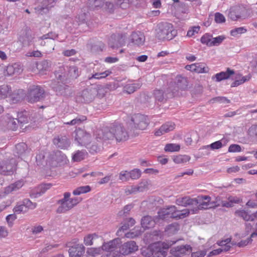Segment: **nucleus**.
I'll use <instances>...</instances> for the list:
<instances>
[{
	"instance_id": "a18cd8bd",
	"label": "nucleus",
	"mask_w": 257,
	"mask_h": 257,
	"mask_svg": "<svg viewBox=\"0 0 257 257\" xmlns=\"http://www.w3.org/2000/svg\"><path fill=\"white\" fill-rule=\"evenodd\" d=\"M19 123V120L10 117L9 120L7 121V125L9 128L12 131H16L17 129V124Z\"/></svg>"
},
{
	"instance_id": "423d86ee",
	"label": "nucleus",
	"mask_w": 257,
	"mask_h": 257,
	"mask_svg": "<svg viewBox=\"0 0 257 257\" xmlns=\"http://www.w3.org/2000/svg\"><path fill=\"white\" fill-rule=\"evenodd\" d=\"M63 196H64L63 198L59 201L60 206L58 207L57 211H56L58 213H65L69 211L76 205L79 201L76 197L70 198V193L69 192L65 193Z\"/></svg>"
},
{
	"instance_id": "e433bc0d",
	"label": "nucleus",
	"mask_w": 257,
	"mask_h": 257,
	"mask_svg": "<svg viewBox=\"0 0 257 257\" xmlns=\"http://www.w3.org/2000/svg\"><path fill=\"white\" fill-rule=\"evenodd\" d=\"M240 7L239 6H233L226 11V15H227L228 16H240Z\"/></svg>"
},
{
	"instance_id": "a211bd4d",
	"label": "nucleus",
	"mask_w": 257,
	"mask_h": 257,
	"mask_svg": "<svg viewBox=\"0 0 257 257\" xmlns=\"http://www.w3.org/2000/svg\"><path fill=\"white\" fill-rule=\"evenodd\" d=\"M126 35L125 34L113 35L110 40V46L111 48H120L125 43Z\"/></svg>"
},
{
	"instance_id": "b1692460",
	"label": "nucleus",
	"mask_w": 257,
	"mask_h": 257,
	"mask_svg": "<svg viewBox=\"0 0 257 257\" xmlns=\"http://www.w3.org/2000/svg\"><path fill=\"white\" fill-rule=\"evenodd\" d=\"M120 243V239L116 238L107 242L103 243L101 248V250L106 252H113L117 247V245Z\"/></svg>"
},
{
	"instance_id": "5701e85b",
	"label": "nucleus",
	"mask_w": 257,
	"mask_h": 257,
	"mask_svg": "<svg viewBox=\"0 0 257 257\" xmlns=\"http://www.w3.org/2000/svg\"><path fill=\"white\" fill-rule=\"evenodd\" d=\"M131 42L134 45L142 46L145 42V36L142 32H134L131 34Z\"/></svg>"
},
{
	"instance_id": "bf43d9fd",
	"label": "nucleus",
	"mask_w": 257,
	"mask_h": 257,
	"mask_svg": "<svg viewBox=\"0 0 257 257\" xmlns=\"http://www.w3.org/2000/svg\"><path fill=\"white\" fill-rule=\"evenodd\" d=\"M104 9L109 13H111L114 11V5L112 3L106 2L105 3Z\"/></svg>"
},
{
	"instance_id": "de8ad7c7",
	"label": "nucleus",
	"mask_w": 257,
	"mask_h": 257,
	"mask_svg": "<svg viewBox=\"0 0 257 257\" xmlns=\"http://www.w3.org/2000/svg\"><path fill=\"white\" fill-rule=\"evenodd\" d=\"M249 79H250L249 76H242V77L240 79L236 80L234 81H233V82L231 83V87H235L238 86L239 85L244 83L245 82H246V81L249 80Z\"/></svg>"
},
{
	"instance_id": "0e129e2a",
	"label": "nucleus",
	"mask_w": 257,
	"mask_h": 257,
	"mask_svg": "<svg viewBox=\"0 0 257 257\" xmlns=\"http://www.w3.org/2000/svg\"><path fill=\"white\" fill-rule=\"evenodd\" d=\"M179 226L178 223L171 224L168 226L167 229L169 232H176L178 230Z\"/></svg>"
},
{
	"instance_id": "7ed1b4c3",
	"label": "nucleus",
	"mask_w": 257,
	"mask_h": 257,
	"mask_svg": "<svg viewBox=\"0 0 257 257\" xmlns=\"http://www.w3.org/2000/svg\"><path fill=\"white\" fill-rule=\"evenodd\" d=\"M177 36V30L173 25L167 22H161L157 25L155 37L162 41L172 40Z\"/></svg>"
},
{
	"instance_id": "603ef678",
	"label": "nucleus",
	"mask_w": 257,
	"mask_h": 257,
	"mask_svg": "<svg viewBox=\"0 0 257 257\" xmlns=\"http://www.w3.org/2000/svg\"><path fill=\"white\" fill-rule=\"evenodd\" d=\"M222 147H223V145L222 144L221 141H218L214 142V143L211 144L210 145L204 147V148H210L211 150H214L221 149Z\"/></svg>"
},
{
	"instance_id": "49530a36",
	"label": "nucleus",
	"mask_w": 257,
	"mask_h": 257,
	"mask_svg": "<svg viewBox=\"0 0 257 257\" xmlns=\"http://www.w3.org/2000/svg\"><path fill=\"white\" fill-rule=\"evenodd\" d=\"M213 37L211 35H209L208 33H206L201 37L200 38V42L204 45H206V46H208V45L210 44L212 40H213Z\"/></svg>"
},
{
	"instance_id": "5fc2aeb1",
	"label": "nucleus",
	"mask_w": 257,
	"mask_h": 257,
	"mask_svg": "<svg viewBox=\"0 0 257 257\" xmlns=\"http://www.w3.org/2000/svg\"><path fill=\"white\" fill-rule=\"evenodd\" d=\"M118 178L122 182L127 181L131 179V178L129 176V174L126 171H121L120 173H119V175H118Z\"/></svg>"
},
{
	"instance_id": "0eeeda50",
	"label": "nucleus",
	"mask_w": 257,
	"mask_h": 257,
	"mask_svg": "<svg viewBox=\"0 0 257 257\" xmlns=\"http://www.w3.org/2000/svg\"><path fill=\"white\" fill-rule=\"evenodd\" d=\"M194 205H197V207L192 209V214H196L199 210L214 208V201H210V197L207 195L199 196L196 198Z\"/></svg>"
},
{
	"instance_id": "a878e982",
	"label": "nucleus",
	"mask_w": 257,
	"mask_h": 257,
	"mask_svg": "<svg viewBox=\"0 0 257 257\" xmlns=\"http://www.w3.org/2000/svg\"><path fill=\"white\" fill-rule=\"evenodd\" d=\"M195 198H191L189 196L179 197L176 200V205L180 206L187 207L194 205Z\"/></svg>"
},
{
	"instance_id": "4d7b16f0",
	"label": "nucleus",
	"mask_w": 257,
	"mask_h": 257,
	"mask_svg": "<svg viewBox=\"0 0 257 257\" xmlns=\"http://www.w3.org/2000/svg\"><path fill=\"white\" fill-rule=\"evenodd\" d=\"M228 151L229 153L240 152H241V148H240L239 145L233 144L230 145L229 147H228Z\"/></svg>"
},
{
	"instance_id": "c85d7f7f",
	"label": "nucleus",
	"mask_w": 257,
	"mask_h": 257,
	"mask_svg": "<svg viewBox=\"0 0 257 257\" xmlns=\"http://www.w3.org/2000/svg\"><path fill=\"white\" fill-rule=\"evenodd\" d=\"M235 215L239 217L246 221H252L254 220L252 214H249L243 209H238L235 211Z\"/></svg>"
},
{
	"instance_id": "864d4df0",
	"label": "nucleus",
	"mask_w": 257,
	"mask_h": 257,
	"mask_svg": "<svg viewBox=\"0 0 257 257\" xmlns=\"http://www.w3.org/2000/svg\"><path fill=\"white\" fill-rule=\"evenodd\" d=\"M141 234V231L136 230L135 231H130L125 234V237L127 238H133L140 236Z\"/></svg>"
},
{
	"instance_id": "338daca9",
	"label": "nucleus",
	"mask_w": 257,
	"mask_h": 257,
	"mask_svg": "<svg viewBox=\"0 0 257 257\" xmlns=\"http://www.w3.org/2000/svg\"><path fill=\"white\" fill-rule=\"evenodd\" d=\"M111 178V174L108 175L104 177L101 180L98 182V184L99 185H102L104 184L107 183L109 181H110V178Z\"/></svg>"
},
{
	"instance_id": "1a4fd4ad",
	"label": "nucleus",
	"mask_w": 257,
	"mask_h": 257,
	"mask_svg": "<svg viewBox=\"0 0 257 257\" xmlns=\"http://www.w3.org/2000/svg\"><path fill=\"white\" fill-rule=\"evenodd\" d=\"M44 90L39 86H33L28 90L26 100L29 103L37 102L44 98Z\"/></svg>"
},
{
	"instance_id": "4be33fe9",
	"label": "nucleus",
	"mask_w": 257,
	"mask_h": 257,
	"mask_svg": "<svg viewBox=\"0 0 257 257\" xmlns=\"http://www.w3.org/2000/svg\"><path fill=\"white\" fill-rule=\"evenodd\" d=\"M186 70L198 73H206L208 68L205 66V64L200 63H196L191 65H187L185 67Z\"/></svg>"
},
{
	"instance_id": "6ab92c4d",
	"label": "nucleus",
	"mask_w": 257,
	"mask_h": 257,
	"mask_svg": "<svg viewBox=\"0 0 257 257\" xmlns=\"http://www.w3.org/2000/svg\"><path fill=\"white\" fill-rule=\"evenodd\" d=\"M230 239L228 238L218 242V245L221 246V248L216 249L210 252L207 256L211 257L213 255H217L223 251H227L230 249Z\"/></svg>"
},
{
	"instance_id": "cd10ccee",
	"label": "nucleus",
	"mask_w": 257,
	"mask_h": 257,
	"mask_svg": "<svg viewBox=\"0 0 257 257\" xmlns=\"http://www.w3.org/2000/svg\"><path fill=\"white\" fill-rule=\"evenodd\" d=\"M159 219H153L149 216H145L141 219V226L145 229H148L154 227L155 222Z\"/></svg>"
},
{
	"instance_id": "f3484780",
	"label": "nucleus",
	"mask_w": 257,
	"mask_h": 257,
	"mask_svg": "<svg viewBox=\"0 0 257 257\" xmlns=\"http://www.w3.org/2000/svg\"><path fill=\"white\" fill-rule=\"evenodd\" d=\"M175 205H170L166 208L161 209L158 212V216L156 217V219L166 220L172 218L175 212Z\"/></svg>"
},
{
	"instance_id": "13d9d810",
	"label": "nucleus",
	"mask_w": 257,
	"mask_h": 257,
	"mask_svg": "<svg viewBox=\"0 0 257 257\" xmlns=\"http://www.w3.org/2000/svg\"><path fill=\"white\" fill-rule=\"evenodd\" d=\"M200 29V28H199V26L193 27L191 29L188 31L186 36L188 37L193 36L195 34H197L199 32Z\"/></svg>"
},
{
	"instance_id": "6e6d98bb",
	"label": "nucleus",
	"mask_w": 257,
	"mask_h": 257,
	"mask_svg": "<svg viewBox=\"0 0 257 257\" xmlns=\"http://www.w3.org/2000/svg\"><path fill=\"white\" fill-rule=\"evenodd\" d=\"M88 146L89 145L84 146L87 147V149L89 150V152L91 154H94L100 151V148L97 145H92L90 146Z\"/></svg>"
},
{
	"instance_id": "c03bdc74",
	"label": "nucleus",
	"mask_w": 257,
	"mask_h": 257,
	"mask_svg": "<svg viewBox=\"0 0 257 257\" xmlns=\"http://www.w3.org/2000/svg\"><path fill=\"white\" fill-rule=\"evenodd\" d=\"M87 154L86 152L78 151L73 156V160L76 162H80L83 160Z\"/></svg>"
},
{
	"instance_id": "2eb2a0df",
	"label": "nucleus",
	"mask_w": 257,
	"mask_h": 257,
	"mask_svg": "<svg viewBox=\"0 0 257 257\" xmlns=\"http://www.w3.org/2000/svg\"><path fill=\"white\" fill-rule=\"evenodd\" d=\"M175 128V122L172 121H167L161 125L159 128L155 130L154 132V135L155 137H160L167 133H169L173 131Z\"/></svg>"
},
{
	"instance_id": "20e7f679",
	"label": "nucleus",
	"mask_w": 257,
	"mask_h": 257,
	"mask_svg": "<svg viewBox=\"0 0 257 257\" xmlns=\"http://www.w3.org/2000/svg\"><path fill=\"white\" fill-rule=\"evenodd\" d=\"M188 87V81L186 78L178 75L175 78V80L169 84V88H168L167 92L169 94L171 92V94H169V96L168 97H174V94L176 92L179 91H184L186 90Z\"/></svg>"
},
{
	"instance_id": "8fccbe9b",
	"label": "nucleus",
	"mask_w": 257,
	"mask_h": 257,
	"mask_svg": "<svg viewBox=\"0 0 257 257\" xmlns=\"http://www.w3.org/2000/svg\"><path fill=\"white\" fill-rule=\"evenodd\" d=\"M86 120V116H81V117L79 118H76L72 119L71 121L67 122H65V124L66 125H74L76 124H80L82 121H84Z\"/></svg>"
},
{
	"instance_id": "774afa93",
	"label": "nucleus",
	"mask_w": 257,
	"mask_h": 257,
	"mask_svg": "<svg viewBox=\"0 0 257 257\" xmlns=\"http://www.w3.org/2000/svg\"><path fill=\"white\" fill-rule=\"evenodd\" d=\"M117 61H118V59L116 57H108L104 59V62L108 63L109 64L116 63Z\"/></svg>"
},
{
	"instance_id": "7c9ffc66",
	"label": "nucleus",
	"mask_w": 257,
	"mask_h": 257,
	"mask_svg": "<svg viewBox=\"0 0 257 257\" xmlns=\"http://www.w3.org/2000/svg\"><path fill=\"white\" fill-rule=\"evenodd\" d=\"M141 87V84L140 83H128L125 84L123 87V90L127 94H132L136 90L139 89Z\"/></svg>"
},
{
	"instance_id": "4c0bfd02",
	"label": "nucleus",
	"mask_w": 257,
	"mask_h": 257,
	"mask_svg": "<svg viewBox=\"0 0 257 257\" xmlns=\"http://www.w3.org/2000/svg\"><path fill=\"white\" fill-rule=\"evenodd\" d=\"M90 191V187L89 185L80 186L73 190V194L74 195H80L81 194L88 193Z\"/></svg>"
},
{
	"instance_id": "69168bd1",
	"label": "nucleus",
	"mask_w": 257,
	"mask_h": 257,
	"mask_svg": "<svg viewBox=\"0 0 257 257\" xmlns=\"http://www.w3.org/2000/svg\"><path fill=\"white\" fill-rule=\"evenodd\" d=\"M31 230H32L33 234H37L42 231L43 227L41 225L35 226L31 229Z\"/></svg>"
},
{
	"instance_id": "dca6fc26",
	"label": "nucleus",
	"mask_w": 257,
	"mask_h": 257,
	"mask_svg": "<svg viewBox=\"0 0 257 257\" xmlns=\"http://www.w3.org/2000/svg\"><path fill=\"white\" fill-rule=\"evenodd\" d=\"M138 250V246L136 242L134 241H129L124 243L119 248V252L124 255H127Z\"/></svg>"
},
{
	"instance_id": "393cba45",
	"label": "nucleus",
	"mask_w": 257,
	"mask_h": 257,
	"mask_svg": "<svg viewBox=\"0 0 257 257\" xmlns=\"http://www.w3.org/2000/svg\"><path fill=\"white\" fill-rule=\"evenodd\" d=\"M234 74V71L229 68H228L226 71H221L218 73H216V74L212 77V79L215 78L216 81L220 82L229 78L230 77Z\"/></svg>"
},
{
	"instance_id": "bb28decb",
	"label": "nucleus",
	"mask_w": 257,
	"mask_h": 257,
	"mask_svg": "<svg viewBox=\"0 0 257 257\" xmlns=\"http://www.w3.org/2000/svg\"><path fill=\"white\" fill-rule=\"evenodd\" d=\"M190 213L192 214L191 210L188 209L178 210L176 207V208H175L174 214H173V218H172L176 220L183 219L189 216Z\"/></svg>"
},
{
	"instance_id": "ea45409f",
	"label": "nucleus",
	"mask_w": 257,
	"mask_h": 257,
	"mask_svg": "<svg viewBox=\"0 0 257 257\" xmlns=\"http://www.w3.org/2000/svg\"><path fill=\"white\" fill-rule=\"evenodd\" d=\"M164 150L166 152H176L180 150V145L176 144H167L165 146Z\"/></svg>"
},
{
	"instance_id": "2f4dec72",
	"label": "nucleus",
	"mask_w": 257,
	"mask_h": 257,
	"mask_svg": "<svg viewBox=\"0 0 257 257\" xmlns=\"http://www.w3.org/2000/svg\"><path fill=\"white\" fill-rule=\"evenodd\" d=\"M104 4V0H88V5L90 10H94L101 8Z\"/></svg>"
},
{
	"instance_id": "412c9836",
	"label": "nucleus",
	"mask_w": 257,
	"mask_h": 257,
	"mask_svg": "<svg viewBox=\"0 0 257 257\" xmlns=\"http://www.w3.org/2000/svg\"><path fill=\"white\" fill-rule=\"evenodd\" d=\"M85 251L83 245L76 243L69 249V255L70 257H81Z\"/></svg>"
},
{
	"instance_id": "a19ab883",
	"label": "nucleus",
	"mask_w": 257,
	"mask_h": 257,
	"mask_svg": "<svg viewBox=\"0 0 257 257\" xmlns=\"http://www.w3.org/2000/svg\"><path fill=\"white\" fill-rule=\"evenodd\" d=\"M101 252L102 250L100 247H90L87 248V255L88 257H94L99 254H101Z\"/></svg>"
},
{
	"instance_id": "aec40b11",
	"label": "nucleus",
	"mask_w": 257,
	"mask_h": 257,
	"mask_svg": "<svg viewBox=\"0 0 257 257\" xmlns=\"http://www.w3.org/2000/svg\"><path fill=\"white\" fill-rule=\"evenodd\" d=\"M21 71L20 65L17 63L9 65L4 68L3 73L6 77H9L15 74H19Z\"/></svg>"
},
{
	"instance_id": "e2e57ef3",
	"label": "nucleus",
	"mask_w": 257,
	"mask_h": 257,
	"mask_svg": "<svg viewBox=\"0 0 257 257\" xmlns=\"http://www.w3.org/2000/svg\"><path fill=\"white\" fill-rule=\"evenodd\" d=\"M206 255V251L199 250L192 252L191 257H204Z\"/></svg>"
},
{
	"instance_id": "37998d69",
	"label": "nucleus",
	"mask_w": 257,
	"mask_h": 257,
	"mask_svg": "<svg viewBox=\"0 0 257 257\" xmlns=\"http://www.w3.org/2000/svg\"><path fill=\"white\" fill-rule=\"evenodd\" d=\"M247 30L243 27H238L231 30L230 35L233 37H236L242 34L245 33Z\"/></svg>"
},
{
	"instance_id": "72a5a7b5",
	"label": "nucleus",
	"mask_w": 257,
	"mask_h": 257,
	"mask_svg": "<svg viewBox=\"0 0 257 257\" xmlns=\"http://www.w3.org/2000/svg\"><path fill=\"white\" fill-rule=\"evenodd\" d=\"M79 76V71L76 66H71L69 67L67 71V77L71 79H75Z\"/></svg>"
},
{
	"instance_id": "39448f33",
	"label": "nucleus",
	"mask_w": 257,
	"mask_h": 257,
	"mask_svg": "<svg viewBox=\"0 0 257 257\" xmlns=\"http://www.w3.org/2000/svg\"><path fill=\"white\" fill-rule=\"evenodd\" d=\"M23 94V90L12 92L10 86L7 84L0 85V99H5L6 98L9 97L13 102L15 103L20 100Z\"/></svg>"
},
{
	"instance_id": "473e14b6",
	"label": "nucleus",
	"mask_w": 257,
	"mask_h": 257,
	"mask_svg": "<svg viewBox=\"0 0 257 257\" xmlns=\"http://www.w3.org/2000/svg\"><path fill=\"white\" fill-rule=\"evenodd\" d=\"M99 238V236L95 233L89 234L83 237V243L86 246L93 245V241Z\"/></svg>"
},
{
	"instance_id": "f704fd0d",
	"label": "nucleus",
	"mask_w": 257,
	"mask_h": 257,
	"mask_svg": "<svg viewBox=\"0 0 257 257\" xmlns=\"http://www.w3.org/2000/svg\"><path fill=\"white\" fill-rule=\"evenodd\" d=\"M233 203L227 201H222L220 199L219 196L216 197L215 201H214V206L215 207L218 206H222L225 207H231L233 206Z\"/></svg>"
},
{
	"instance_id": "9d476101",
	"label": "nucleus",
	"mask_w": 257,
	"mask_h": 257,
	"mask_svg": "<svg viewBox=\"0 0 257 257\" xmlns=\"http://www.w3.org/2000/svg\"><path fill=\"white\" fill-rule=\"evenodd\" d=\"M131 121L134 124V128L141 131L146 130L150 123L148 117L140 113L133 115L131 117Z\"/></svg>"
},
{
	"instance_id": "9b49d317",
	"label": "nucleus",
	"mask_w": 257,
	"mask_h": 257,
	"mask_svg": "<svg viewBox=\"0 0 257 257\" xmlns=\"http://www.w3.org/2000/svg\"><path fill=\"white\" fill-rule=\"evenodd\" d=\"M74 138L75 140L80 146L88 145L90 142V135L81 128H76L75 130Z\"/></svg>"
},
{
	"instance_id": "f257e3e1",
	"label": "nucleus",
	"mask_w": 257,
	"mask_h": 257,
	"mask_svg": "<svg viewBox=\"0 0 257 257\" xmlns=\"http://www.w3.org/2000/svg\"><path fill=\"white\" fill-rule=\"evenodd\" d=\"M96 138L103 140H113L117 142H124L128 139V135L123 126L117 122L97 130L95 132Z\"/></svg>"
},
{
	"instance_id": "c756f323",
	"label": "nucleus",
	"mask_w": 257,
	"mask_h": 257,
	"mask_svg": "<svg viewBox=\"0 0 257 257\" xmlns=\"http://www.w3.org/2000/svg\"><path fill=\"white\" fill-rule=\"evenodd\" d=\"M23 186V183L22 181H18L15 183H12L8 187L5 188V191L4 193L6 194H10L13 191H16L21 188Z\"/></svg>"
},
{
	"instance_id": "58836bf2",
	"label": "nucleus",
	"mask_w": 257,
	"mask_h": 257,
	"mask_svg": "<svg viewBox=\"0 0 257 257\" xmlns=\"http://www.w3.org/2000/svg\"><path fill=\"white\" fill-rule=\"evenodd\" d=\"M111 74V71L109 70H106L102 73H96L92 75V76L89 77V80L93 78L95 79H100L101 78H105Z\"/></svg>"
},
{
	"instance_id": "4468645a",
	"label": "nucleus",
	"mask_w": 257,
	"mask_h": 257,
	"mask_svg": "<svg viewBox=\"0 0 257 257\" xmlns=\"http://www.w3.org/2000/svg\"><path fill=\"white\" fill-rule=\"evenodd\" d=\"M192 248L189 245H181L172 248L169 257H184L190 253Z\"/></svg>"
},
{
	"instance_id": "ddd939ff",
	"label": "nucleus",
	"mask_w": 257,
	"mask_h": 257,
	"mask_svg": "<svg viewBox=\"0 0 257 257\" xmlns=\"http://www.w3.org/2000/svg\"><path fill=\"white\" fill-rule=\"evenodd\" d=\"M37 206L35 203L32 202L29 199H25L23 200L22 203L18 204L14 208V213L17 214L25 213L29 210L34 209Z\"/></svg>"
},
{
	"instance_id": "79ce46f5",
	"label": "nucleus",
	"mask_w": 257,
	"mask_h": 257,
	"mask_svg": "<svg viewBox=\"0 0 257 257\" xmlns=\"http://www.w3.org/2000/svg\"><path fill=\"white\" fill-rule=\"evenodd\" d=\"M225 39V37L223 35L218 36L217 37L214 38L211 41L208 47L217 46L219 45Z\"/></svg>"
},
{
	"instance_id": "680f3d73",
	"label": "nucleus",
	"mask_w": 257,
	"mask_h": 257,
	"mask_svg": "<svg viewBox=\"0 0 257 257\" xmlns=\"http://www.w3.org/2000/svg\"><path fill=\"white\" fill-rule=\"evenodd\" d=\"M67 139L66 137H57L53 140V143H54L55 145L57 146L58 147L61 148V145L60 143L61 141H66Z\"/></svg>"
},
{
	"instance_id": "09e8293b",
	"label": "nucleus",
	"mask_w": 257,
	"mask_h": 257,
	"mask_svg": "<svg viewBox=\"0 0 257 257\" xmlns=\"http://www.w3.org/2000/svg\"><path fill=\"white\" fill-rule=\"evenodd\" d=\"M128 174L130 175V177H131V179L137 180L140 178L141 176V171L139 169H135L130 172H128Z\"/></svg>"
},
{
	"instance_id": "f8f14e48",
	"label": "nucleus",
	"mask_w": 257,
	"mask_h": 257,
	"mask_svg": "<svg viewBox=\"0 0 257 257\" xmlns=\"http://www.w3.org/2000/svg\"><path fill=\"white\" fill-rule=\"evenodd\" d=\"M17 164L14 159L0 162V174L5 176L11 175L16 170Z\"/></svg>"
},
{
	"instance_id": "3c124183",
	"label": "nucleus",
	"mask_w": 257,
	"mask_h": 257,
	"mask_svg": "<svg viewBox=\"0 0 257 257\" xmlns=\"http://www.w3.org/2000/svg\"><path fill=\"white\" fill-rule=\"evenodd\" d=\"M155 100L159 102H163L164 100V92L161 90H156L154 91Z\"/></svg>"
},
{
	"instance_id": "f03ea898",
	"label": "nucleus",
	"mask_w": 257,
	"mask_h": 257,
	"mask_svg": "<svg viewBox=\"0 0 257 257\" xmlns=\"http://www.w3.org/2000/svg\"><path fill=\"white\" fill-rule=\"evenodd\" d=\"M175 241H158L141 249V254L145 257H166L168 250Z\"/></svg>"
},
{
	"instance_id": "052dcab7",
	"label": "nucleus",
	"mask_w": 257,
	"mask_h": 257,
	"mask_svg": "<svg viewBox=\"0 0 257 257\" xmlns=\"http://www.w3.org/2000/svg\"><path fill=\"white\" fill-rule=\"evenodd\" d=\"M228 201L235 204L241 202V198L236 196H229L228 197Z\"/></svg>"
},
{
	"instance_id": "c9c22d12",
	"label": "nucleus",
	"mask_w": 257,
	"mask_h": 257,
	"mask_svg": "<svg viewBox=\"0 0 257 257\" xmlns=\"http://www.w3.org/2000/svg\"><path fill=\"white\" fill-rule=\"evenodd\" d=\"M173 162L177 164L185 163L190 160V157L187 155H176L173 157Z\"/></svg>"
},
{
	"instance_id": "6e6552de",
	"label": "nucleus",
	"mask_w": 257,
	"mask_h": 257,
	"mask_svg": "<svg viewBox=\"0 0 257 257\" xmlns=\"http://www.w3.org/2000/svg\"><path fill=\"white\" fill-rule=\"evenodd\" d=\"M57 0H38L39 4L34 8L35 12L38 15H47L50 10L56 4Z\"/></svg>"
}]
</instances>
